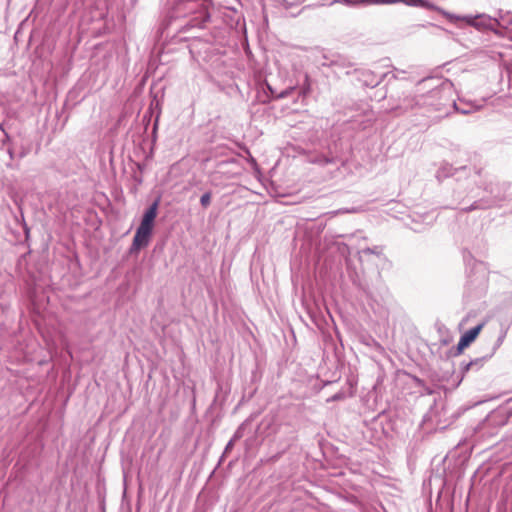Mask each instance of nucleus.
<instances>
[{
  "instance_id": "nucleus-1",
  "label": "nucleus",
  "mask_w": 512,
  "mask_h": 512,
  "mask_svg": "<svg viewBox=\"0 0 512 512\" xmlns=\"http://www.w3.org/2000/svg\"><path fill=\"white\" fill-rule=\"evenodd\" d=\"M428 90L427 94H418L413 97H405L401 108L404 110L414 109L416 107L427 106L438 112L448 115L447 107L452 105L454 87L449 80L429 77L423 79L417 84V92Z\"/></svg>"
},
{
  "instance_id": "nucleus-2",
  "label": "nucleus",
  "mask_w": 512,
  "mask_h": 512,
  "mask_svg": "<svg viewBox=\"0 0 512 512\" xmlns=\"http://www.w3.org/2000/svg\"><path fill=\"white\" fill-rule=\"evenodd\" d=\"M158 207L159 199L155 200L145 211L141 223L134 235L131 251H139L141 248H144L149 244Z\"/></svg>"
},
{
  "instance_id": "nucleus-3",
  "label": "nucleus",
  "mask_w": 512,
  "mask_h": 512,
  "mask_svg": "<svg viewBox=\"0 0 512 512\" xmlns=\"http://www.w3.org/2000/svg\"><path fill=\"white\" fill-rule=\"evenodd\" d=\"M458 21H464L468 25L473 26L477 29H488L492 31H496L495 26V17H491L486 14H479V15H466V16H458ZM457 22V20L455 21Z\"/></svg>"
},
{
  "instance_id": "nucleus-4",
  "label": "nucleus",
  "mask_w": 512,
  "mask_h": 512,
  "mask_svg": "<svg viewBox=\"0 0 512 512\" xmlns=\"http://www.w3.org/2000/svg\"><path fill=\"white\" fill-rule=\"evenodd\" d=\"M484 327V323H480L477 326L467 330L460 338L458 342V350L461 351L465 347L469 346L479 335L482 328Z\"/></svg>"
},
{
  "instance_id": "nucleus-5",
  "label": "nucleus",
  "mask_w": 512,
  "mask_h": 512,
  "mask_svg": "<svg viewBox=\"0 0 512 512\" xmlns=\"http://www.w3.org/2000/svg\"><path fill=\"white\" fill-rule=\"evenodd\" d=\"M495 26L503 29L512 30V12L507 10H499L497 17H495Z\"/></svg>"
},
{
  "instance_id": "nucleus-6",
  "label": "nucleus",
  "mask_w": 512,
  "mask_h": 512,
  "mask_svg": "<svg viewBox=\"0 0 512 512\" xmlns=\"http://www.w3.org/2000/svg\"><path fill=\"white\" fill-rule=\"evenodd\" d=\"M460 104H463L464 106H460L455 102V100L452 101V107L455 111H458L461 114H470L473 111H477L482 108L481 104H475L472 102L464 103L462 100L460 101Z\"/></svg>"
},
{
  "instance_id": "nucleus-7",
  "label": "nucleus",
  "mask_w": 512,
  "mask_h": 512,
  "mask_svg": "<svg viewBox=\"0 0 512 512\" xmlns=\"http://www.w3.org/2000/svg\"><path fill=\"white\" fill-rule=\"evenodd\" d=\"M309 162L321 166H326L335 163L334 157H328L325 155H315L309 158Z\"/></svg>"
},
{
  "instance_id": "nucleus-8",
  "label": "nucleus",
  "mask_w": 512,
  "mask_h": 512,
  "mask_svg": "<svg viewBox=\"0 0 512 512\" xmlns=\"http://www.w3.org/2000/svg\"><path fill=\"white\" fill-rule=\"evenodd\" d=\"M360 254L362 255H370V254H375L377 256L381 255L382 254V248L379 247V246H375L373 248H364L360 251Z\"/></svg>"
},
{
  "instance_id": "nucleus-9",
  "label": "nucleus",
  "mask_w": 512,
  "mask_h": 512,
  "mask_svg": "<svg viewBox=\"0 0 512 512\" xmlns=\"http://www.w3.org/2000/svg\"><path fill=\"white\" fill-rule=\"evenodd\" d=\"M212 193L210 191L204 193L200 198V204L203 208H207L211 203Z\"/></svg>"
},
{
  "instance_id": "nucleus-10",
  "label": "nucleus",
  "mask_w": 512,
  "mask_h": 512,
  "mask_svg": "<svg viewBox=\"0 0 512 512\" xmlns=\"http://www.w3.org/2000/svg\"><path fill=\"white\" fill-rule=\"evenodd\" d=\"M330 65L351 66L352 64L346 59L337 56L336 58L331 60Z\"/></svg>"
},
{
  "instance_id": "nucleus-11",
  "label": "nucleus",
  "mask_w": 512,
  "mask_h": 512,
  "mask_svg": "<svg viewBox=\"0 0 512 512\" xmlns=\"http://www.w3.org/2000/svg\"><path fill=\"white\" fill-rule=\"evenodd\" d=\"M295 90L294 86L288 87L287 89L279 92L275 95V99H284L288 97Z\"/></svg>"
},
{
  "instance_id": "nucleus-12",
  "label": "nucleus",
  "mask_w": 512,
  "mask_h": 512,
  "mask_svg": "<svg viewBox=\"0 0 512 512\" xmlns=\"http://www.w3.org/2000/svg\"><path fill=\"white\" fill-rule=\"evenodd\" d=\"M310 92V83L308 75L305 76V84L301 88V94L306 96Z\"/></svg>"
},
{
  "instance_id": "nucleus-13",
  "label": "nucleus",
  "mask_w": 512,
  "mask_h": 512,
  "mask_svg": "<svg viewBox=\"0 0 512 512\" xmlns=\"http://www.w3.org/2000/svg\"><path fill=\"white\" fill-rule=\"evenodd\" d=\"M243 436V426H240L234 433L233 437L231 438L233 441H237Z\"/></svg>"
},
{
  "instance_id": "nucleus-14",
  "label": "nucleus",
  "mask_w": 512,
  "mask_h": 512,
  "mask_svg": "<svg viewBox=\"0 0 512 512\" xmlns=\"http://www.w3.org/2000/svg\"><path fill=\"white\" fill-rule=\"evenodd\" d=\"M266 86L270 92V96L275 99V95L278 94V92L274 88H272L268 83L266 84Z\"/></svg>"
},
{
  "instance_id": "nucleus-15",
  "label": "nucleus",
  "mask_w": 512,
  "mask_h": 512,
  "mask_svg": "<svg viewBox=\"0 0 512 512\" xmlns=\"http://www.w3.org/2000/svg\"><path fill=\"white\" fill-rule=\"evenodd\" d=\"M235 441H233L232 439L227 443L226 447H225V452L229 451L232 449L233 445H234Z\"/></svg>"
},
{
  "instance_id": "nucleus-16",
  "label": "nucleus",
  "mask_w": 512,
  "mask_h": 512,
  "mask_svg": "<svg viewBox=\"0 0 512 512\" xmlns=\"http://www.w3.org/2000/svg\"><path fill=\"white\" fill-rule=\"evenodd\" d=\"M342 398V395L341 394H335L333 395L331 398H329L327 401H336V400H339Z\"/></svg>"
},
{
  "instance_id": "nucleus-17",
  "label": "nucleus",
  "mask_w": 512,
  "mask_h": 512,
  "mask_svg": "<svg viewBox=\"0 0 512 512\" xmlns=\"http://www.w3.org/2000/svg\"><path fill=\"white\" fill-rule=\"evenodd\" d=\"M0 130L4 132L5 134V137H6V140H9V135L5 132L4 128H3V124L0 123Z\"/></svg>"
},
{
  "instance_id": "nucleus-18",
  "label": "nucleus",
  "mask_w": 512,
  "mask_h": 512,
  "mask_svg": "<svg viewBox=\"0 0 512 512\" xmlns=\"http://www.w3.org/2000/svg\"><path fill=\"white\" fill-rule=\"evenodd\" d=\"M8 154H9L10 158L13 159L14 154H13V150L11 148L8 149Z\"/></svg>"
},
{
  "instance_id": "nucleus-19",
  "label": "nucleus",
  "mask_w": 512,
  "mask_h": 512,
  "mask_svg": "<svg viewBox=\"0 0 512 512\" xmlns=\"http://www.w3.org/2000/svg\"><path fill=\"white\" fill-rule=\"evenodd\" d=\"M473 209H475V206H470L468 208H465L464 211L468 212V211H471Z\"/></svg>"
},
{
  "instance_id": "nucleus-20",
  "label": "nucleus",
  "mask_w": 512,
  "mask_h": 512,
  "mask_svg": "<svg viewBox=\"0 0 512 512\" xmlns=\"http://www.w3.org/2000/svg\"><path fill=\"white\" fill-rule=\"evenodd\" d=\"M474 365V362H470L466 365V369L468 370L470 366Z\"/></svg>"
}]
</instances>
